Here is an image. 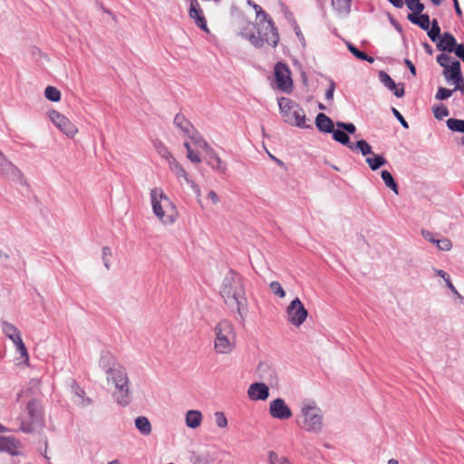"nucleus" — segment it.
<instances>
[{
  "label": "nucleus",
  "instance_id": "nucleus-50",
  "mask_svg": "<svg viewBox=\"0 0 464 464\" xmlns=\"http://www.w3.org/2000/svg\"><path fill=\"white\" fill-rule=\"evenodd\" d=\"M445 52H443L442 53H440L439 55H437V63L444 68L450 66L449 63L451 62L452 58L447 54V53H444Z\"/></svg>",
  "mask_w": 464,
  "mask_h": 464
},
{
  "label": "nucleus",
  "instance_id": "nucleus-40",
  "mask_svg": "<svg viewBox=\"0 0 464 464\" xmlns=\"http://www.w3.org/2000/svg\"><path fill=\"white\" fill-rule=\"evenodd\" d=\"M406 4L407 7L411 11V14H420L423 12L425 6L420 0H405L403 4Z\"/></svg>",
  "mask_w": 464,
  "mask_h": 464
},
{
  "label": "nucleus",
  "instance_id": "nucleus-22",
  "mask_svg": "<svg viewBox=\"0 0 464 464\" xmlns=\"http://www.w3.org/2000/svg\"><path fill=\"white\" fill-rule=\"evenodd\" d=\"M314 123L318 130L323 133H331L334 129L332 119L323 112L316 115Z\"/></svg>",
  "mask_w": 464,
  "mask_h": 464
},
{
  "label": "nucleus",
  "instance_id": "nucleus-57",
  "mask_svg": "<svg viewBox=\"0 0 464 464\" xmlns=\"http://www.w3.org/2000/svg\"><path fill=\"white\" fill-rule=\"evenodd\" d=\"M453 53L464 63V44H459Z\"/></svg>",
  "mask_w": 464,
  "mask_h": 464
},
{
  "label": "nucleus",
  "instance_id": "nucleus-62",
  "mask_svg": "<svg viewBox=\"0 0 464 464\" xmlns=\"http://www.w3.org/2000/svg\"><path fill=\"white\" fill-rule=\"evenodd\" d=\"M208 198L213 202V204H217L219 201V198L214 190H210L208 192Z\"/></svg>",
  "mask_w": 464,
  "mask_h": 464
},
{
  "label": "nucleus",
  "instance_id": "nucleus-41",
  "mask_svg": "<svg viewBox=\"0 0 464 464\" xmlns=\"http://www.w3.org/2000/svg\"><path fill=\"white\" fill-rule=\"evenodd\" d=\"M191 140H193L194 144L199 148L205 150L207 152L208 150H211L212 148L209 146V144L198 133H191L190 136H188Z\"/></svg>",
  "mask_w": 464,
  "mask_h": 464
},
{
  "label": "nucleus",
  "instance_id": "nucleus-31",
  "mask_svg": "<svg viewBox=\"0 0 464 464\" xmlns=\"http://www.w3.org/2000/svg\"><path fill=\"white\" fill-rule=\"evenodd\" d=\"M136 429L144 436L151 432V424L147 417L139 416L134 420Z\"/></svg>",
  "mask_w": 464,
  "mask_h": 464
},
{
  "label": "nucleus",
  "instance_id": "nucleus-13",
  "mask_svg": "<svg viewBox=\"0 0 464 464\" xmlns=\"http://www.w3.org/2000/svg\"><path fill=\"white\" fill-rule=\"evenodd\" d=\"M100 367L105 372L107 377H110L121 370L125 369L120 364L113 354L109 352H102L99 360Z\"/></svg>",
  "mask_w": 464,
  "mask_h": 464
},
{
  "label": "nucleus",
  "instance_id": "nucleus-30",
  "mask_svg": "<svg viewBox=\"0 0 464 464\" xmlns=\"http://www.w3.org/2000/svg\"><path fill=\"white\" fill-rule=\"evenodd\" d=\"M353 0H332V6L341 15H348L351 13Z\"/></svg>",
  "mask_w": 464,
  "mask_h": 464
},
{
  "label": "nucleus",
  "instance_id": "nucleus-2",
  "mask_svg": "<svg viewBox=\"0 0 464 464\" xmlns=\"http://www.w3.org/2000/svg\"><path fill=\"white\" fill-rule=\"evenodd\" d=\"M240 35L258 49L264 47L265 44L276 47L280 39L275 23L269 21L266 24L263 20H259L256 24L249 23L241 30Z\"/></svg>",
  "mask_w": 464,
  "mask_h": 464
},
{
  "label": "nucleus",
  "instance_id": "nucleus-63",
  "mask_svg": "<svg viewBox=\"0 0 464 464\" xmlns=\"http://www.w3.org/2000/svg\"><path fill=\"white\" fill-rule=\"evenodd\" d=\"M453 2V5H454V9H455V12H456V14L458 15V17L461 18L462 17V10L459 6V1L458 0H452Z\"/></svg>",
  "mask_w": 464,
  "mask_h": 464
},
{
  "label": "nucleus",
  "instance_id": "nucleus-55",
  "mask_svg": "<svg viewBox=\"0 0 464 464\" xmlns=\"http://www.w3.org/2000/svg\"><path fill=\"white\" fill-rule=\"evenodd\" d=\"M109 256H111V250L109 246H103L102 247V261L104 264V266L109 270L110 269V260Z\"/></svg>",
  "mask_w": 464,
  "mask_h": 464
},
{
  "label": "nucleus",
  "instance_id": "nucleus-38",
  "mask_svg": "<svg viewBox=\"0 0 464 464\" xmlns=\"http://www.w3.org/2000/svg\"><path fill=\"white\" fill-rule=\"evenodd\" d=\"M446 124L451 131L464 134V120L450 118L447 120Z\"/></svg>",
  "mask_w": 464,
  "mask_h": 464
},
{
  "label": "nucleus",
  "instance_id": "nucleus-29",
  "mask_svg": "<svg viewBox=\"0 0 464 464\" xmlns=\"http://www.w3.org/2000/svg\"><path fill=\"white\" fill-rule=\"evenodd\" d=\"M202 421V414L196 410H190L186 414V425L190 429L198 428Z\"/></svg>",
  "mask_w": 464,
  "mask_h": 464
},
{
  "label": "nucleus",
  "instance_id": "nucleus-19",
  "mask_svg": "<svg viewBox=\"0 0 464 464\" xmlns=\"http://www.w3.org/2000/svg\"><path fill=\"white\" fill-rule=\"evenodd\" d=\"M459 44L451 33L445 32L436 44V47L440 52L453 53Z\"/></svg>",
  "mask_w": 464,
  "mask_h": 464
},
{
  "label": "nucleus",
  "instance_id": "nucleus-53",
  "mask_svg": "<svg viewBox=\"0 0 464 464\" xmlns=\"http://www.w3.org/2000/svg\"><path fill=\"white\" fill-rule=\"evenodd\" d=\"M391 110H392L393 116L400 121L401 125L404 129H409V124H408L407 121L404 119V117L402 116V114L394 107H392Z\"/></svg>",
  "mask_w": 464,
  "mask_h": 464
},
{
  "label": "nucleus",
  "instance_id": "nucleus-8",
  "mask_svg": "<svg viewBox=\"0 0 464 464\" xmlns=\"http://www.w3.org/2000/svg\"><path fill=\"white\" fill-rule=\"evenodd\" d=\"M276 83L279 90L285 93L293 92V81L289 67L283 62H278L274 69Z\"/></svg>",
  "mask_w": 464,
  "mask_h": 464
},
{
  "label": "nucleus",
  "instance_id": "nucleus-46",
  "mask_svg": "<svg viewBox=\"0 0 464 464\" xmlns=\"http://www.w3.org/2000/svg\"><path fill=\"white\" fill-rule=\"evenodd\" d=\"M14 343L16 345V349L20 353L21 357L24 358L25 362H28L29 355L21 336H16V340L14 341Z\"/></svg>",
  "mask_w": 464,
  "mask_h": 464
},
{
  "label": "nucleus",
  "instance_id": "nucleus-5",
  "mask_svg": "<svg viewBox=\"0 0 464 464\" xmlns=\"http://www.w3.org/2000/svg\"><path fill=\"white\" fill-rule=\"evenodd\" d=\"M26 411L30 421L22 420L20 430L24 433H32L36 428L44 426V417L42 401L38 399H32L26 404Z\"/></svg>",
  "mask_w": 464,
  "mask_h": 464
},
{
  "label": "nucleus",
  "instance_id": "nucleus-23",
  "mask_svg": "<svg viewBox=\"0 0 464 464\" xmlns=\"http://www.w3.org/2000/svg\"><path fill=\"white\" fill-rule=\"evenodd\" d=\"M169 169L178 179L183 178L188 184H190L192 188H197L198 189V186L195 184V182L188 177L186 169L180 165L176 159L169 160Z\"/></svg>",
  "mask_w": 464,
  "mask_h": 464
},
{
  "label": "nucleus",
  "instance_id": "nucleus-20",
  "mask_svg": "<svg viewBox=\"0 0 464 464\" xmlns=\"http://www.w3.org/2000/svg\"><path fill=\"white\" fill-rule=\"evenodd\" d=\"M206 163L211 167L214 170L225 173L227 170V164L224 162L218 155L216 153V151L211 149L206 152L205 157Z\"/></svg>",
  "mask_w": 464,
  "mask_h": 464
},
{
  "label": "nucleus",
  "instance_id": "nucleus-6",
  "mask_svg": "<svg viewBox=\"0 0 464 464\" xmlns=\"http://www.w3.org/2000/svg\"><path fill=\"white\" fill-rule=\"evenodd\" d=\"M107 381L111 382L115 387L113 397L121 406H127L130 401V381L125 369L117 373L107 377Z\"/></svg>",
  "mask_w": 464,
  "mask_h": 464
},
{
  "label": "nucleus",
  "instance_id": "nucleus-26",
  "mask_svg": "<svg viewBox=\"0 0 464 464\" xmlns=\"http://www.w3.org/2000/svg\"><path fill=\"white\" fill-rule=\"evenodd\" d=\"M461 73V64L458 60L451 61V64L443 69V75L450 82L455 80Z\"/></svg>",
  "mask_w": 464,
  "mask_h": 464
},
{
  "label": "nucleus",
  "instance_id": "nucleus-1",
  "mask_svg": "<svg viewBox=\"0 0 464 464\" xmlns=\"http://www.w3.org/2000/svg\"><path fill=\"white\" fill-rule=\"evenodd\" d=\"M220 295L229 305H236L238 314L243 317L247 312L244 278L233 269L225 276L220 287Z\"/></svg>",
  "mask_w": 464,
  "mask_h": 464
},
{
  "label": "nucleus",
  "instance_id": "nucleus-18",
  "mask_svg": "<svg viewBox=\"0 0 464 464\" xmlns=\"http://www.w3.org/2000/svg\"><path fill=\"white\" fill-rule=\"evenodd\" d=\"M277 102L284 121L289 124H293V117L291 116V112L299 104L286 97L278 98Z\"/></svg>",
  "mask_w": 464,
  "mask_h": 464
},
{
  "label": "nucleus",
  "instance_id": "nucleus-10",
  "mask_svg": "<svg viewBox=\"0 0 464 464\" xmlns=\"http://www.w3.org/2000/svg\"><path fill=\"white\" fill-rule=\"evenodd\" d=\"M286 313L289 323L295 326H300L308 316L307 310L298 297L290 303Z\"/></svg>",
  "mask_w": 464,
  "mask_h": 464
},
{
  "label": "nucleus",
  "instance_id": "nucleus-28",
  "mask_svg": "<svg viewBox=\"0 0 464 464\" xmlns=\"http://www.w3.org/2000/svg\"><path fill=\"white\" fill-rule=\"evenodd\" d=\"M71 392L74 396H76L80 400L79 404L81 406L85 407L92 403V400L90 398L84 397L85 392L82 388L79 386L76 381H72L71 385Z\"/></svg>",
  "mask_w": 464,
  "mask_h": 464
},
{
  "label": "nucleus",
  "instance_id": "nucleus-17",
  "mask_svg": "<svg viewBox=\"0 0 464 464\" xmlns=\"http://www.w3.org/2000/svg\"><path fill=\"white\" fill-rule=\"evenodd\" d=\"M247 396L251 401H266L269 397V388L264 382H254L248 387Z\"/></svg>",
  "mask_w": 464,
  "mask_h": 464
},
{
  "label": "nucleus",
  "instance_id": "nucleus-39",
  "mask_svg": "<svg viewBox=\"0 0 464 464\" xmlns=\"http://www.w3.org/2000/svg\"><path fill=\"white\" fill-rule=\"evenodd\" d=\"M3 332L9 337L13 342L16 340V336H21L18 329L12 324L4 322Z\"/></svg>",
  "mask_w": 464,
  "mask_h": 464
},
{
  "label": "nucleus",
  "instance_id": "nucleus-36",
  "mask_svg": "<svg viewBox=\"0 0 464 464\" xmlns=\"http://www.w3.org/2000/svg\"><path fill=\"white\" fill-rule=\"evenodd\" d=\"M246 4L253 7V9L256 11L257 18H259V20H263L264 24H267L269 21L274 22L270 15L266 12H265L262 9V7L259 5L256 4L253 0H247Z\"/></svg>",
  "mask_w": 464,
  "mask_h": 464
},
{
  "label": "nucleus",
  "instance_id": "nucleus-54",
  "mask_svg": "<svg viewBox=\"0 0 464 464\" xmlns=\"http://www.w3.org/2000/svg\"><path fill=\"white\" fill-rule=\"evenodd\" d=\"M328 82H329V86L325 91V99L328 101H331L334 99V93L336 85H335V82H334V80L331 78H328Z\"/></svg>",
  "mask_w": 464,
  "mask_h": 464
},
{
  "label": "nucleus",
  "instance_id": "nucleus-34",
  "mask_svg": "<svg viewBox=\"0 0 464 464\" xmlns=\"http://www.w3.org/2000/svg\"><path fill=\"white\" fill-rule=\"evenodd\" d=\"M381 177H382V179L383 180L384 184L386 185V187L389 188L390 189H392L396 195H398L399 194V186H398V183L395 181L392 173L387 169H383L381 172Z\"/></svg>",
  "mask_w": 464,
  "mask_h": 464
},
{
  "label": "nucleus",
  "instance_id": "nucleus-35",
  "mask_svg": "<svg viewBox=\"0 0 464 464\" xmlns=\"http://www.w3.org/2000/svg\"><path fill=\"white\" fill-rule=\"evenodd\" d=\"M372 155V157H367L365 160L372 170L375 171L387 164V160L382 155L374 153Z\"/></svg>",
  "mask_w": 464,
  "mask_h": 464
},
{
  "label": "nucleus",
  "instance_id": "nucleus-44",
  "mask_svg": "<svg viewBox=\"0 0 464 464\" xmlns=\"http://www.w3.org/2000/svg\"><path fill=\"white\" fill-rule=\"evenodd\" d=\"M155 148H156L158 153L162 158L168 160L169 162V160L175 159L172 156V154L170 153V151L168 150V148L161 141H157L155 143Z\"/></svg>",
  "mask_w": 464,
  "mask_h": 464
},
{
  "label": "nucleus",
  "instance_id": "nucleus-52",
  "mask_svg": "<svg viewBox=\"0 0 464 464\" xmlns=\"http://www.w3.org/2000/svg\"><path fill=\"white\" fill-rule=\"evenodd\" d=\"M452 247L451 241L447 237H442L440 240H438V249L448 251Z\"/></svg>",
  "mask_w": 464,
  "mask_h": 464
},
{
  "label": "nucleus",
  "instance_id": "nucleus-11",
  "mask_svg": "<svg viewBox=\"0 0 464 464\" xmlns=\"http://www.w3.org/2000/svg\"><path fill=\"white\" fill-rule=\"evenodd\" d=\"M51 121L66 136L72 137L78 131L75 125L64 115L55 110L49 111Z\"/></svg>",
  "mask_w": 464,
  "mask_h": 464
},
{
  "label": "nucleus",
  "instance_id": "nucleus-51",
  "mask_svg": "<svg viewBox=\"0 0 464 464\" xmlns=\"http://www.w3.org/2000/svg\"><path fill=\"white\" fill-rule=\"evenodd\" d=\"M215 420H216V424L219 428H225L227 425V417L225 416L224 412H222V411L215 412Z\"/></svg>",
  "mask_w": 464,
  "mask_h": 464
},
{
  "label": "nucleus",
  "instance_id": "nucleus-49",
  "mask_svg": "<svg viewBox=\"0 0 464 464\" xmlns=\"http://www.w3.org/2000/svg\"><path fill=\"white\" fill-rule=\"evenodd\" d=\"M453 92H454L452 90L447 89L445 87H439L435 95V99L439 101H445L449 99Z\"/></svg>",
  "mask_w": 464,
  "mask_h": 464
},
{
  "label": "nucleus",
  "instance_id": "nucleus-32",
  "mask_svg": "<svg viewBox=\"0 0 464 464\" xmlns=\"http://www.w3.org/2000/svg\"><path fill=\"white\" fill-rule=\"evenodd\" d=\"M346 46L349 52L357 59L368 62L370 63H372L374 62V58L372 56H370L363 51H361L353 44L347 42Z\"/></svg>",
  "mask_w": 464,
  "mask_h": 464
},
{
  "label": "nucleus",
  "instance_id": "nucleus-14",
  "mask_svg": "<svg viewBox=\"0 0 464 464\" xmlns=\"http://www.w3.org/2000/svg\"><path fill=\"white\" fill-rule=\"evenodd\" d=\"M269 414L278 420H288L292 417V411L282 398H276L270 402Z\"/></svg>",
  "mask_w": 464,
  "mask_h": 464
},
{
  "label": "nucleus",
  "instance_id": "nucleus-9",
  "mask_svg": "<svg viewBox=\"0 0 464 464\" xmlns=\"http://www.w3.org/2000/svg\"><path fill=\"white\" fill-rule=\"evenodd\" d=\"M355 131L356 127L353 123L337 121L336 129H334L333 132L331 133L334 140L350 149V146H352L353 142L351 141L349 134H354Z\"/></svg>",
  "mask_w": 464,
  "mask_h": 464
},
{
  "label": "nucleus",
  "instance_id": "nucleus-21",
  "mask_svg": "<svg viewBox=\"0 0 464 464\" xmlns=\"http://www.w3.org/2000/svg\"><path fill=\"white\" fill-rule=\"evenodd\" d=\"M20 445L19 440L13 437L0 436V451H5L12 456H17L20 454Z\"/></svg>",
  "mask_w": 464,
  "mask_h": 464
},
{
  "label": "nucleus",
  "instance_id": "nucleus-58",
  "mask_svg": "<svg viewBox=\"0 0 464 464\" xmlns=\"http://www.w3.org/2000/svg\"><path fill=\"white\" fill-rule=\"evenodd\" d=\"M294 30H295V33L297 38L299 39V41L303 44V45H304L305 44L304 36L302 34V32L295 21H294Z\"/></svg>",
  "mask_w": 464,
  "mask_h": 464
},
{
  "label": "nucleus",
  "instance_id": "nucleus-4",
  "mask_svg": "<svg viewBox=\"0 0 464 464\" xmlns=\"http://www.w3.org/2000/svg\"><path fill=\"white\" fill-rule=\"evenodd\" d=\"M150 198L153 213L164 224H172L175 221V205L169 200L167 195L160 191L159 200L157 198V189L153 188L150 191Z\"/></svg>",
  "mask_w": 464,
  "mask_h": 464
},
{
  "label": "nucleus",
  "instance_id": "nucleus-60",
  "mask_svg": "<svg viewBox=\"0 0 464 464\" xmlns=\"http://www.w3.org/2000/svg\"><path fill=\"white\" fill-rule=\"evenodd\" d=\"M455 87L454 89L452 90L453 92H456L457 89L459 88L460 85H462L464 83V77H463V73L459 74L455 80H453L451 82Z\"/></svg>",
  "mask_w": 464,
  "mask_h": 464
},
{
  "label": "nucleus",
  "instance_id": "nucleus-42",
  "mask_svg": "<svg viewBox=\"0 0 464 464\" xmlns=\"http://www.w3.org/2000/svg\"><path fill=\"white\" fill-rule=\"evenodd\" d=\"M44 96L51 102H57L61 100V92L53 86H47L44 90Z\"/></svg>",
  "mask_w": 464,
  "mask_h": 464
},
{
  "label": "nucleus",
  "instance_id": "nucleus-16",
  "mask_svg": "<svg viewBox=\"0 0 464 464\" xmlns=\"http://www.w3.org/2000/svg\"><path fill=\"white\" fill-rule=\"evenodd\" d=\"M378 77L380 82L390 91L393 92V94L397 98H401L405 94L404 83L400 82L396 84V82L392 80V78L384 71H380L378 73Z\"/></svg>",
  "mask_w": 464,
  "mask_h": 464
},
{
  "label": "nucleus",
  "instance_id": "nucleus-59",
  "mask_svg": "<svg viewBox=\"0 0 464 464\" xmlns=\"http://www.w3.org/2000/svg\"><path fill=\"white\" fill-rule=\"evenodd\" d=\"M421 236L430 242H435V237L434 234L429 230L422 229L420 232Z\"/></svg>",
  "mask_w": 464,
  "mask_h": 464
},
{
  "label": "nucleus",
  "instance_id": "nucleus-33",
  "mask_svg": "<svg viewBox=\"0 0 464 464\" xmlns=\"http://www.w3.org/2000/svg\"><path fill=\"white\" fill-rule=\"evenodd\" d=\"M352 151H360L362 156L373 154L372 146L365 140H359L350 146Z\"/></svg>",
  "mask_w": 464,
  "mask_h": 464
},
{
  "label": "nucleus",
  "instance_id": "nucleus-24",
  "mask_svg": "<svg viewBox=\"0 0 464 464\" xmlns=\"http://www.w3.org/2000/svg\"><path fill=\"white\" fill-rule=\"evenodd\" d=\"M173 123L187 136H190V134L195 130L194 126L182 113L176 114Z\"/></svg>",
  "mask_w": 464,
  "mask_h": 464
},
{
  "label": "nucleus",
  "instance_id": "nucleus-12",
  "mask_svg": "<svg viewBox=\"0 0 464 464\" xmlns=\"http://www.w3.org/2000/svg\"><path fill=\"white\" fill-rule=\"evenodd\" d=\"M0 172L7 176L13 181L19 182L21 185H27L25 179L20 169L12 162L8 161L0 151Z\"/></svg>",
  "mask_w": 464,
  "mask_h": 464
},
{
  "label": "nucleus",
  "instance_id": "nucleus-61",
  "mask_svg": "<svg viewBox=\"0 0 464 464\" xmlns=\"http://www.w3.org/2000/svg\"><path fill=\"white\" fill-rule=\"evenodd\" d=\"M404 64L407 66V68L410 70V72L413 75V76H416L417 74V72H416V68H415V65L413 64V63L409 60V59H404Z\"/></svg>",
  "mask_w": 464,
  "mask_h": 464
},
{
  "label": "nucleus",
  "instance_id": "nucleus-47",
  "mask_svg": "<svg viewBox=\"0 0 464 464\" xmlns=\"http://www.w3.org/2000/svg\"><path fill=\"white\" fill-rule=\"evenodd\" d=\"M269 288L275 295H276L280 298H284L285 296V291L284 290V288L282 287V285L279 282H277V281L271 282L269 285Z\"/></svg>",
  "mask_w": 464,
  "mask_h": 464
},
{
  "label": "nucleus",
  "instance_id": "nucleus-15",
  "mask_svg": "<svg viewBox=\"0 0 464 464\" xmlns=\"http://www.w3.org/2000/svg\"><path fill=\"white\" fill-rule=\"evenodd\" d=\"M188 15L195 21L196 25L202 31L208 33L207 20L203 14L198 0H191L189 4Z\"/></svg>",
  "mask_w": 464,
  "mask_h": 464
},
{
  "label": "nucleus",
  "instance_id": "nucleus-56",
  "mask_svg": "<svg viewBox=\"0 0 464 464\" xmlns=\"http://www.w3.org/2000/svg\"><path fill=\"white\" fill-rule=\"evenodd\" d=\"M388 17L391 24L396 29V31L400 34H402L403 29L400 23L390 14H388Z\"/></svg>",
  "mask_w": 464,
  "mask_h": 464
},
{
  "label": "nucleus",
  "instance_id": "nucleus-7",
  "mask_svg": "<svg viewBox=\"0 0 464 464\" xmlns=\"http://www.w3.org/2000/svg\"><path fill=\"white\" fill-rule=\"evenodd\" d=\"M301 415L303 424L297 420L300 427L309 432L318 433L322 430L323 415L320 408L315 405H304L301 409Z\"/></svg>",
  "mask_w": 464,
  "mask_h": 464
},
{
  "label": "nucleus",
  "instance_id": "nucleus-43",
  "mask_svg": "<svg viewBox=\"0 0 464 464\" xmlns=\"http://www.w3.org/2000/svg\"><path fill=\"white\" fill-rule=\"evenodd\" d=\"M269 464H292L285 456H279L275 451L268 452Z\"/></svg>",
  "mask_w": 464,
  "mask_h": 464
},
{
  "label": "nucleus",
  "instance_id": "nucleus-64",
  "mask_svg": "<svg viewBox=\"0 0 464 464\" xmlns=\"http://www.w3.org/2000/svg\"><path fill=\"white\" fill-rule=\"evenodd\" d=\"M446 285L448 286V288L454 294L459 295V292L457 291L456 287L453 285L450 278V279H446Z\"/></svg>",
  "mask_w": 464,
  "mask_h": 464
},
{
  "label": "nucleus",
  "instance_id": "nucleus-3",
  "mask_svg": "<svg viewBox=\"0 0 464 464\" xmlns=\"http://www.w3.org/2000/svg\"><path fill=\"white\" fill-rule=\"evenodd\" d=\"M215 349L218 353H229L235 346L236 334L232 324L227 321H221L215 326Z\"/></svg>",
  "mask_w": 464,
  "mask_h": 464
},
{
  "label": "nucleus",
  "instance_id": "nucleus-37",
  "mask_svg": "<svg viewBox=\"0 0 464 464\" xmlns=\"http://www.w3.org/2000/svg\"><path fill=\"white\" fill-rule=\"evenodd\" d=\"M427 32V34L429 36V38L432 41V42H437L439 41V39L441 37L442 34H440V24H439V22L437 19H433L431 21V24L430 26L429 27L428 30H425Z\"/></svg>",
  "mask_w": 464,
  "mask_h": 464
},
{
  "label": "nucleus",
  "instance_id": "nucleus-45",
  "mask_svg": "<svg viewBox=\"0 0 464 464\" xmlns=\"http://www.w3.org/2000/svg\"><path fill=\"white\" fill-rule=\"evenodd\" d=\"M432 111H433L434 117L440 121L442 120L444 117L449 116V114H450L449 109L443 104L434 106L432 108Z\"/></svg>",
  "mask_w": 464,
  "mask_h": 464
},
{
  "label": "nucleus",
  "instance_id": "nucleus-25",
  "mask_svg": "<svg viewBox=\"0 0 464 464\" xmlns=\"http://www.w3.org/2000/svg\"><path fill=\"white\" fill-rule=\"evenodd\" d=\"M407 19L413 24L418 25L422 30H428L431 24L430 16L427 14H408Z\"/></svg>",
  "mask_w": 464,
  "mask_h": 464
},
{
  "label": "nucleus",
  "instance_id": "nucleus-27",
  "mask_svg": "<svg viewBox=\"0 0 464 464\" xmlns=\"http://www.w3.org/2000/svg\"><path fill=\"white\" fill-rule=\"evenodd\" d=\"M291 116L293 117V124L299 128H309L310 126L305 123V114L304 110L300 105H297L295 109H294L291 112Z\"/></svg>",
  "mask_w": 464,
  "mask_h": 464
},
{
  "label": "nucleus",
  "instance_id": "nucleus-48",
  "mask_svg": "<svg viewBox=\"0 0 464 464\" xmlns=\"http://www.w3.org/2000/svg\"><path fill=\"white\" fill-rule=\"evenodd\" d=\"M183 145L187 150V158L193 163H200V157L193 151L189 142L185 141Z\"/></svg>",
  "mask_w": 464,
  "mask_h": 464
}]
</instances>
